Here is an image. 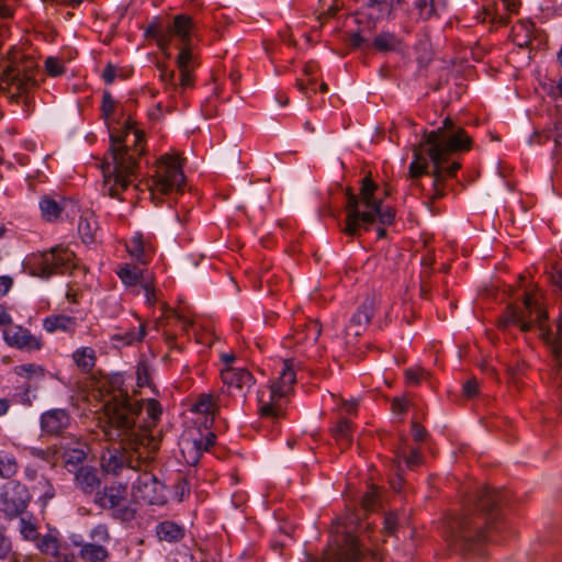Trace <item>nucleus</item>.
Listing matches in <instances>:
<instances>
[{
  "mask_svg": "<svg viewBox=\"0 0 562 562\" xmlns=\"http://www.w3.org/2000/svg\"><path fill=\"white\" fill-rule=\"evenodd\" d=\"M101 110L106 121L114 114L115 100L109 91L103 92Z\"/></svg>",
  "mask_w": 562,
  "mask_h": 562,
  "instance_id": "09e8293b",
  "label": "nucleus"
},
{
  "mask_svg": "<svg viewBox=\"0 0 562 562\" xmlns=\"http://www.w3.org/2000/svg\"><path fill=\"white\" fill-rule=\"evenodd\" d=\"M463 394L471 398V397H474L475 395H477L479 393V382L476 380H468L464 384H463Z\"/></svg>",
  "mask_w": 562,
  "mask_h": 562,
  "instance_id": "4d7b16f0",
  "label": "nucleus"
},
{
  "mask_svg": "<svg viewBox=\"0 0 562 562\" xmlns=\"http://www.w3.org/2000/svg\"><path fill=\"white\" fill-rule=\"evenodd\" d=\"M146 336V326L139 323L138 327L125 330L123 333H116L111 336V341L115 347H126L139 344Z\"/></svg>",
  "mask_w": 562,
  "mask_h": 562,
  "instance_id": "cd10ccee",
  "label": "nucleus"
},
{
  "mask_svg": "<svg viewBox=\"0 0 562 562\" xmlns=\"http://www.w3.org/2000/svg\"><path fill=\"white\" fill-rule=\"evenodd\" d=\"M12 553V542L4 528H0V559L4 560Z\"/></svg>",
  "mask_w": 562,
  "mask_h": 562,
  "instance_id": "603ef678",
  "label": "nucleus"
},
{
  "mask_svg": "<svg viewBox=\"0 0 562 562\" xmlns=\"http://www.w3.org/2000/svg\"><path fill=\"white\" fill-rule=\"evenodd\" d=\"M93 502L99 508L110 512L111 517L121 522L132 521L137 514V508L127 497V485L121 482H113L97 491Z\"/></svg>",
  "mask_w": 562,
  "mask_h": 562,
  "instance_id": "f8f14e48",
  "label": "nucleus"
},
{
  "mask_svg": "<svg viewBox=\"0 0 562 562\" xmlns=\"http://www.w3.org/2000/svg\"><path fill=\"white\" fill-rule=\"evenodd\" d=\"M128 255L140 265H147L156 252V247L149 237L136 232L126 244Z\"/></svg>",
  "mask_w": 562,
  "mask_h": 562,
  "instance_id": "412c9836",
  "label": "nucleus"
},
{
  "mask_svg": "<svg viewBox=\"0 0 562 562\" xmlns=\"http://www.w3.org/2000/svg\"><path fill=\"white\" fill-rule=\"evenodd\" d=\"M29 492L26 487L20 483L3 493L2 512L9 517H21L29 504Z\"/></svg>",
  "mask_w": 562,
  "mask_h": 562,
  "instance_id": "aec40b11",
  "label": "nucleus"
},
{
  "mask_svg": "<svg viewBox=\"0 0 562 562\" xmlns=\"http://www.w3.org/2000/svg\"><path fill=\"white\" fill-rule=\"evenodd\" d=\"M117 277L123 282L124 285L130 288H135L137 285L143 284V280L146 278H150L151 274L144 269H140L136 266L124 265L116 271Z\"/></svg>",
  "mask_w": 562,
  "mask_h": 562,
  "instance_id": "bb28decb",
  "label": "nucleus"
},
{
  "mask_svg": "<svg viewBox=\"0 0 562 562\" xmlns=\"http://www.w3.org/2000/svg\"><path fill=\"white\" fill-rule=\"evenodd\" d=\"M14 372L19 376H23L26 379L42 380L45 376V369L42 366L35 363L15 366Z\"/></svg>",
  "mask_w": 562,
  "mask_h": 562,
  "instance_id": "a19ab883",
  "label": "nucleus"
},
{
  "mask_svg": "<svg viewBox=\"0 0 562 562\" xmlns=\"http://www.w3.org/2000/svg\"><path fill=\"white\" fill-rule=\"evenodd\" d=\"M135 499L149 505H164L167 502L165 485L150 472L138 474L132 484Z\"/></svg>",
  "mask_w": 562,
  "mask_h": 562,
  "instance_id": "2eb2a0df",
  "label": "nucleus"
},
{
  "mask_svg": "<svg viewBox=\"0 0 562 562\" xmlns=\"http://www.w3.org/2000/svg\"><path fill=\"white\" fill-rule=\"evenodd\" d=\"M448 0H416L414 8L420 20L439 19L447 10Z\"/></svg>",
  "mask_w": 562,
  "mask_h": 562,
  "instance_id": "a878e982",
  "label": "nucleus"
},
{
  "mask_svg": "<svg viewBox=\"0 0 562 562\" xmlns=\"http://www.w3.org/2000/svg\"><path fill=\"white\" fill-rule=\"evenodd\" d=\"M184 173L180 158L175 154H166L156 164L155 173L149 186L150 198L156 205L161 203V196L182 190Z\"/></svg>",
  "mask_w": 562,
  "mask_h": 562,
  "instance_id": "9b49d317",
  "label": "nucleus"
},
{
  "mask_svg": "<svg viewBox=\"0 0 562 562\" xmlns=\"http://www.w3.org/2000/svg\"><path fill=\"white\" fill-rule=\"evenodd\" d=\"M420 453L417 449L411 450V452L405 457V463L408 468H414L420 462Z\"/></svg>",
  "mask_w": 562,
  "mask_h": 562,
  "instance_id": "680f3d73",
  "label": "nucleus"
},
{
  "mask_svg": "<svg viewBox=\"0 0 562 562\" xmlns=\"http://www.w3.org/2000/svg\"><path fill=\"white\" fill-rule=\"evenodd\" d=\"M3 340L19 350L37 351L42 348L41 338L20 325H9L2 331Z\"/></svg>",
  "mask_w": 562,
  "mask_h": 562,
  "instance_id": "6ab92c4d",
  "label": "nucleus"
},
{
  "mask_svg": "<svg viewBox=\"0 0 562 562\" xmlns=\"http://www.w3.org/2000/svg\"><path fill=\"white\" fill-rule=\"evenodd\" d=\"M140 289L143 290V293L145 295L146 303L150 306L155 305V303L157 302V296L153 276L150 278H146L145 280H143Z\"/></svg>",
  "mask_w": 562,
  "mask_h": 562,
  "instance_id": "49530a36",
  "label": "nucleus"
},
{
  "mask_svg": "<svg viewBox=\"0 0 562 562\" xmlns=\"http://www.w3.org/2000/svg\"><path fill=\"white\" fill-rule=\"evenodd\" d=\"M548 315L532 294L525 293L521 307H509L505 325H516L521 331L532 327L539 329V336L550 347L555 361V379L562 385V314L557 321V330L547 325Z\"/></svg>",
  "mask_w": 562,
  "mask_h": 562,
  "instance_id": "0eeeda50",
  "label": "nucleus"
},
{
  "mask_svg": "<svg viewBox=\"0 0 562 562\" xmlns=\"http://www.w3.org/2000/svg\"><path fill=\"white\" fill-rule=\"evenodd\" d=\"M146 412L147 415L153 419L157 420L161 415V406L156 400H148L146 402Z\"/></svg>",
  "mask_w": 562,
  "mask_h": 562,
  "instance_id": "5fc2aeb1",
  "label": "nucleus"
},
{
  "mask_svg": "<svg viewBox=\"0 0 562 562\" xmlns=\"http://www.w3.org/2000/svg\"><path fill=\"white\" fill-rule=\"evenodd\" d=\"M45 69L52 77L60 76L65 71L63 63L56 57H48L45 60Z\"/></svg>",
  "mask_w": 562,
  "mask_h": 562,
  "instance_id": "3c124183",
  "label": "nucleus"
},
{
  "mask_svg": "<svg viewBox=\"0 0 562 562\" xmlns=\"http://www.w3.org/2000/svg\"><path fill=\"white\" fill-rule=\"evenodd\" d=\"M159 79L166 88L177 89L175 70L169 69L165 64L158 65Z\"/></svg>",
  "mask_w": 562,
  "mask_h": 562,
  "instance_id": "a18cd8bd",
  "label": "nucleus"
},
{
  "mask_svg": "<svg viewBox=\"0 0 562 562\" xmlns=\"http://www.w3.org/2000/svg\"><path fill=\"white\" fill-rule=\"evenodd\" d=\"M116 76V68L112 64H108L102 70V79L106 85H111L114 82Z\"/></svg>",
  "mask_w": 562,
  "mask_h": 562,
  "instance_id": "bf43d9fd",
  "label": "nucleus"
},
{
  "mask_svg": "<svg viewBox=\"0 0 562 562\" xmlns=\"http://www.w3.org/2000/svg\"><path fill=\"white\" fill-rule=\"evenodd\" d=\"M322 333L321 324L315 319H308L295 329L294 338L299 344H315Z\"/></svg>",
  "mask_w": 562,
  "mask_h": 562,
  "instance_id": "c756f323",
  "label": "nucleus"
},
{
  "mask_svg": "<svg viewBox=\"0 0 562 562\" xmlns=\"http://www.w3.org/2000/svg\"><path fill=\"white\" fill-rule=\"evenodd\" d=\"M412 435L416 441H424L427 436V430L418 423H413Z\"/></svg>",
  "mask_w": 562,
  "mask_h": 562,
  "instance_id": "052dcab7",
  "label": "nucleus"
},
{
  "mask_svg": "<svg viewBox=\"0 0 562 562\" xmlns=\"http://www.w3.org/2000/svg\"><path fill=\"white\" fill-rule=\"evenodd\" d=\"M378 502V493L375 491L368 492L363 495L361 504L363 508L370 510L373 509Z\"/></svg>",
  "mask_w": 562,
  "mask_h": 562,
  "instance_id": "13d9d810",
  "label": "nucleus"
},
{
  "mask_svg": "<svg viewBox=\"0 0 562 562\" xmlns=\"http://www.w3.org/2000/svg\"><path fill=\"white\" fill-rule=\"evenodd\" d=\"M111 146L102 164L104 194L123 201L122 193L136 180L138 160L144 153V135L126 120L120 134L110 133Z\"/></svg>",
  "mask_w": 562,
  "mask_h": 562,
  "instance_id": "f03ea898",
  "label": "nucleus"
},
{
  "mask_svg": "<svg viewBox=\"0 0 562 562\" xmlns=\"http://www.w3.org/2000/svg\"><path fill=\"white\" fill-rule=\"evenodd\" d=\"M392 409L396 414H403L407 409V404L404 400L395 397L392 402Z\"/></svg>",
  "mask_w": 562,
  "mask_h": 562,
  "instance_id": "0e129e2a",
  "label": "nucleus"
},
{
  "mask_svg": "<svg viewBox=\"0 0 562 562\" xmlns=\"http://www.w3.org/2000/svg\"><path fill=\"white\" fill-rule=\"evenodd\" d=\"M79 555L86 562H105L110 553L101 543L85 542L80 547Z\"/></svg>",
  "mask_w": 562,
  "mask_h": 562,
  "instance_id": "2f4dec72",
  "label": "nucleus"
},
{
  "mask_svg": "<svg viewBox=\"0 0 562 562\" xmlns=\"http://www.w3.org/2000/svg\"><path fill=\"white\" fill-rule=\"evenodd\" d=\"M70 424L71 416L65 408H50L40 416V429L44 436L59 437L69 428Z\"/></svg>",
  "mask_w": 562,
  "mask_h": 562,
  "instance_id": "a211bd4d",
  "label": "nucleus"
},
{
  "mask_svg": "<svg viewBox=\"0 0 562 562\" xmlns=\"http://www.w3.org/2000/svg\"><path fill=\"white\" fill-rule=\"evenodd\" d=\"M402 46V40L393 32H380L372 41V47L378 52H395Z\"/></svg>",
  "mask_w": 562,
  "mask_h": 562,
  "instance_id": "473e14b6",
  "label": "nucleus"
},
{
  "mask_svg": "<svg viewBox=\"0 0 562 562\" xmlns=\"http://www.w3.org/2000/svg\"><path fill=\"white\" fill-rule=\"evenodd\" d=\"M27 452L32 458L45 461V462H52L55 457V450L53 449H43L37 447H29Z\"/></svg>",
  "mask_w": 562,
  "mask_h": 562,
  "instance_id": "de8ad7c7",
  "label": "nucleus"
},
{
  "mask_svg": "<svg viewBox=\"0 0 562 562\" xmlns=\"http://www.w3.org/2000/svg\"><path fill=\"white\" fill-rule=\"evenodd\" d=\"M40 210L42 217L46 222H57L61 218L63 213L66 214L67 217L74 216L78 211V204L76 201L59 196L58 199H55L49 195H44L40 200Z\"/></svg>",
  "mask_w": 562,
  "mask_h": 562,
  "instance_id": "dca6fc26",
  "label": "nucleus"
},
{
  "mask_svg": "<svg viewBox=\"0 0 562 562\" xmlns=\"http://www.w3.org/2000/svg\"><path fill=\"white\" fill-rule=\"evenodd\" d=\"M65 467L69 472H76L87 458V452L83 448H74L65 451Z\"/></svg>",
  "mask_w": 562,
  "mask_h": 562,
  "instance_id": "c9c22d12",
  "label": "nucleus"
},
{
  "mask_svg": "<svg viewBox=\"0 0 562 562\" xmlns=\"http://www.w3.org/2000/svg\"><path fill=\"white\" fill-rule=\"evenodd\" d=\"M31 392L32 386L29 383L15 386L13 393V401L21 405L30 407L32 406L33 401L35 398V395H32Z\"/></svg>",
  "mask_w": 562,
  "mask_h": 562,
  "instance_id": "79ce46f5",
  "label": "nucleus"
},
{
  "mask_svg": "<svg viewBox=\"0 0 562 562\" xmlns=\"http://www.w3.org/2000/svg\"><path fill=\"white\" fill-rule=\"evenodd\" d=\"M98 231V221L93 214L80 217L78 233L85 244L90 245L94 243L97 240Z\"/></svg>",
  "mask_w": 562,
  "mask_h": 562,
  "instance_id": "72a5a7b5",
  "label": "nucleus"
},
{
  "mask_svg": "<svg viewBox=\"0 0 562 562\" xmlns=\"http://www.w3.org/2000/svg\"><path fill=\"white\" fill-rule=\"evenodd\" d=\"M79 321L76 316L56 313L46 316L43 319V329L47 334H55L57 331L74 336L79 327Z\"/></svg>",
  "mask_w": 562,
  "mask_h": 562,
  "instance_id": "4be33fe9",
  "label": "nucleus"
},
{
  "mask_svg": "<svg viewBox=\"0 0 562 562\" xmlns=\"http://www.w3.org/2000/svg\"><path fill=\"white\" fill-rule=\"evenodd\" d=\"M72 361L83 373H90L97 363V353L92 347L82 346L71 355Z\"/></svg>",
  "mask_w": 562,
  "mask_h": 562,
  "instance_id": "c85d7f7f",
  "label": "nucleus"
},
{
  "mask_svg": "<svg viewBox=\"0 0 562 562\" xmlns=\"http://www.w3.org/2000/svg\"><path fill=\"white\" fill-rule=\"evenodd\" d=\"M551 282L562 291V263H555L550 272Z\"/></svg>",
  "mask_w": 562,
  "mask_h": 562,
  "instance_id": "6e6d98bb",
  "label": "nucleus"
},
{
  "mask_svg": "<svg viewBox=\"0 0 562 562\" xmlns=\"http://www.w3.org/2000/svg\"><path fill=\"white\" fill-rule=\"evenodd\" d=\"M376 189L378 186L369 177H364L358 194L347 191V216L344 227L347 236L358 235L361 227L369 229L376 220L384 226L394 223L395 209L384 205L382 199L375 198Z\"/></svg>",
  "mask_w": 562,
  "mask_h": 562,
  "instance_id": "423d86ee",
  "label": "nucleus"
},
{
  "mask_svg": "<svg viewBox=\"0 0 562 562\" xmlns=\"http://www.w3.org/2000/svg\"><path fill=\"white\" fill-rule=\"evenodd\" d=\"M109 439H119L125 449L133 453L125 457L121 451L113 449L101 458L104 472L117 475L124 468L138 471L143 463L151 460V453L157 450L156 439L146 430L136 427L135 418L126 412H116L111 419V427L106 431Z\"/></svg>",
  "mask_w": 562,
  "mask_h": 562,
  "instance_id": "20e7f679",
  "label": "nucleus"
},
{
  "mask_svg": "<svg viewBox=\"0 0 562 562\" xmlns=\"http://www.w3.org/2000/svg\"><path fill=\"white\" fill-rule=\"evenodd\" d=\"M362 9H367L371 19H379L389 10L387 0H357Z\"/></svg>",
  "mask_w": 562,
  "mask_h": 562,
  "instance_id": "ea45409f",
  "label": "nucleus"
},
{
  "mask_svg": "<svg viewBox=\"0 0 562 562\" xmlns=\"http://www.w3.org/2000/svg\"><path fill=\"white\" fill-rule=\"evenodd\" d=\"M36 487L41 490V498H43L44 503H47L55 497V488L48 479L42 477V480L37 482Z\"/></svg>",
  "mask_w": 562,
  "mask_h": 562,
  "instance_id": "8fccbe9b",
  "label": "nucleus"
},
{
  "mask_svg": "<svg viewBox=\"0 0 562 562\" xmlns=\"http://www.w3.org/2000/svg\"><path fill=\"white\" fill-rule=\"evenodd\" d=\"M295 380L296 375L291 360H284L278 380L258 391L260 417L279 419L283 416L286 406V394Z\"/></svg>",
  "mask_w": 562,
  "mask_h": 562,
  "instance_id": "1a4fd4ad",
  "label": "nucleus"
},
{
  "mask_svg": "<svg viewBox=\"0 0 562 562\" xmlns=\"http://www.w3.org/2000/svg\"><path fill=\"white\" fill-rule=\"evenodd\" d=\"M504 501V491L482 487L474 504L469 505L453 524L456 544L470 552L494 541L493 533L504 527L499 509Z\"/></svg>",
  "mask_w": 562,
  "mask_h": 562,
  "instance_id": "7ed1b4c3",
  "label": "nucleus"
},
{
  "mask_svg": "<svg viewBox=\"0 0 562 562\" xmlns=\"http://www.w3.org/2000/svg\"><path fill=\"white\" fill-rule=\"evenodd\" d=\"M470 147L471 139L464 130L446 117L441 126L426 133L419 146L413 149L408 177L416 181L422 176H431L429 196L432 202L439 200L446 194V181L461 168L459 161L450 162V156L460 150H469Z\"/></svg>",
  "mask_w": 562,
  "mask_h": 562,
  "instance_id": "f257e3e1",
  "label": "nucleus"
},
{
  "mask_svg": "<svg viewBox=\"0 0 562 562\" xmlns=\"http://www.w3.org/2000/svg\"><path fill=\"white\" fill-rule=\"evenodd\" d=\"M374 311V301L371 297H366L361 305L357 308L346 327L347 336L358 337L366 329L370 323Z\"/></svg>",
  "mask_w": 562,
  "mask_h": 562,
  "instance_id": "5701e85b",
  "label": "nucleus"
},
{
  "mask_svg": "<svg viewBox=\"0 0 562 562\" xmlns=\"http://www.w3.org/2000/svg\"><path fill=\"white\" fill-rule=\"evenodd\" d=\"M58 530L49 529L47 533L38 536L35 540L36 549L53 558V562H75V554L65 546H61L58 539Z\"/></svg>",
  "mask_w": 562,
  "mask_h": 562,
  "instance_id": "f3484780",
  "label": "nucleus"
},
{
  "mask_svg": "<svg viewBox=\"0 0 562 562\" xmlns=\"http://www.w3.org/2000/svg\"><path fill=\"white\" fill-rule=\"evenodd\" d=\"M19 471L15 456L9 451L0 450V479L9 480Z\"/></svg>",
  "mask_w": 562,
  "mask_h": 562,
  "instance_id": "f704fd0d",
  "label": "nucleus"
},
{
  "mask_svg": "<svg viewBox=\"0 0 562 562\" xmlns=\"http://www.w3.org/2000/svg\"><path fill=\"white\" fill-rule=\"evenodd\" d=\"M191 411L198 414H213V398L209 394H201L192 404Z\"/></svg>",
  "mask_w": 562,
  "mask_h": 562,
  "instance_id": "c03bdc74",
  "label": "nucleus"
},
{
  "mask_svg": "<svg viewBox=\"0 0 562 562\" xmlns=\"http://www.w3.org/2000/svg\"><path fill=\"white\" fill-rule=\"evenodd\" d=\"M337 525V528L345 527L341 542L325 550L323 562H379V555L364 550L358 539L348 530L345 521L338 519Z\"/></svg>",
  "mask_w": 562,
  "mask_h": 562,
  "instance_id": "ddd939ff",
  "label": "nucleus"
},
{
  "mask_svg": "<svg viewBox=\"0 0 562 562\" xmlns=\"http://www.w3.org/2000/svg\"><path fill=\"white\" fill-rule=\"evenodd\" d=\"M199 26L188 14H177L171 23L161 24L158 21L149 23L145 30V36L156 41L159 49L167 56H170V45L172 40L177 41L180 52L176 58L177 67L180 71V86L182 89L193 86V70L195 67L194 55L192 52V41L198 36Z\"/></svg>",
  "mask_w": 562,
  "mask_h": 562,
  "instance_id": "39448f33",
  "label": "nucleus"
},
{
  "mask_svg": "<svg viewBox=\"0 0 562 562\" xmlns=\"http://www.w3.org/2000/svg\"><path fill=\"white\" fill-rule=\"evenodd\" d=\"M366 43L364 37L360 33H352L349 37V44L353 48H360Z\"/></svg>",
  "mask_w": 562,
  "mask_h": 562,
  "instance_id": "338daca9",
  "label": "nucleus"
},
{
  "mask_svg": "<svg viewBox=\"0 0 562 562\" xmlns=\"http://www.w3.org/2000/svg\"><path fill=\"white\" fill-rule=\"evenodd\" d=\"M16 54L10 53L8 59L0 61V89L14 101L37 86L35 76L38 71L35 60L27 58L16 61Z\"/></svg>",
  "mask_w": 562,
  "mask_h": 562,
  "instance_id": "6e6552de",
  "label": "nucleus"
},
{
  "mask_svg": "<svg viewBox=\"0 0 562 562\" xmlns=\"http://www.w3.org/2000/svg\"><path fill=\"white\" fill-rule=\"evenodd\" d=\"M75 483L83 494L90 495L99 491L101 480L93 467H80L75 472Z\"/></svg>",
  "mask_w": 562,
  "mask_h": 562,
  "instance_id": "393cba45",
  "label": "nucleus"
},
{
  "mask_svg": "<svg viewBox=\"0 0 562 562\" xmlns=\"http://www.w3.org/2000/svg\"><path fill=\"white\" fill-rule=\"evenodd\" d=\"M156 536L160 541L178 542L184 537V528L177 522L165 520L156 526Z\"/></svg>",
  "mask_w": 562,
  "mask_h": 562,
  "instance_id": "7c9ffc66",
  "label": "nucleus"
},
{
  "mask_svg": "<svg viewBox=\"0 0 562 562\" xmlns=\"http://www.w3.org/2000/svg\"><path fill=\"white\" fill-rule=\"evenodd\" d=\"M136 384L138 387H148L155 393V385L151 381V369L145 360L136 364Z\"/></svg>",
  "mask_w": 562,
  "mask_h": 562,
  "instance_id": "58836bf2",
  "label": "nucleus"
},
{
  "mask_svg": "<svg viewBox=\"0 0 562 562\" xmlns=\"http://www.w3.org/2000/svg\"><path fill=\"white\" fill-rule=\"evenodd\" d=\"M333 436L344 448L348 447L352 440L351 423L348 419H340L331 429Z\"/></svg>",
  "mask_w": 562,
  "mask_h": 562,
  "instance_id": "4c0bfd02",
  "label": "nucleus"
},
{
  "mask_svg": "<svg viewBox=\"0 0 562 562\" xmlns=\"http://www.w3.org/2000/svg\"><path fill=\"white\" fill-rule=\"evenodd\" d=\"M75 266V254L61 246L32 252L23 261V268L27 273L45 280L55 274L67 273Z\"/></svg>",
  "mask_w": 562,
  "mask_h": 562,
  "instance_id": "9d476101",
  "label": "nucleus"
},
{
  "mask_svg": "<svg viewBox=\"0 0 562 562\" xmlns=\"http://www.w3.org/2000/svg\"><path fill=\"white\" fill-rule=\"evenodd\" d=\"M503 4L509 13H517L520 7L519 0H503Z\"/></svg>",
  "mask_w": 562,
  "mask_h": 562,
  "instance_id": "774afa93",
  "label": "nucleus"
},
{
  "mask_svg": "<svg viewBox=\"0 0 562 562\" xmlns=\"http://www.w3.org/2000/svg\"><path fill=\"white\" fill-rule=\"evenodd\" d=\"M397 529V516L394 513H387L384 516L383 531L387 536H393Z\"/></svg>",
  "mask_w": 562,
  "mask_h": 562,
  "instance_id": "864d4df0",
  "label": "nucleus"
},
{
  "mask_svg": "<svg viewBox=\"0 0 562 562\" xmlns=\"http://www.w3.org/2000/svg\"><path fill=\"white\" fill-rule=\"evenodd\" d=\"M216 436L212 431L202 434L199 430L187 431L179 441L180 452L188 465H195L203 452L209 451L215 445Z\"/></svg>",
  "mask_w": 562,
  "mask_h": 562,
  "instance_id": "4468645a",
  "label": "nucleus"
},
{
  "mask_svg": "<svg viewBox=\"0 0 562 562\" xmlns=\"http://www.w3.org/2000/svg\"><path fill=\"white\" fill-rule=\"evenodd\" d=\"M310 85H311V86H312V85H314V80H313V79H311V80L308 81V85H306L302 79H297V80H296V83H295L296 88H297V89H299L303 94H306V95H308L311 92L315 93V90H314L313 88H310V87H308Z\"/></svg>",
  "mask_w": 562,
  "mask_h": 562,
  "instance_id": "69168bd1",
  "label": "nucleus"
},
{
  "mask_svg": "<svg viewBox=\"0 0 562 562\" xmlns=\"http://www.w3.org/2000/svg\"><path fill=\"white\" fill-rule=\"evenodd\" d=\"M19 531L21 537L26 541L35 542L38 538V528L33 516H21L19 520Z\"/></svg>",
  "mask_w": 562,
  "mask_h": 562,
  "instance_id": "e433bc0d",
  "label": "nucleus"
},
{
  "mask_svg": "<svg viewBox=\"0 0 562 562\" xmlns=\"http://www.w3.org/2000/svg\"><path fill=\"white\" fill-rule=\"evenodd\" d=\"M13 285V280L9 276H0V296L5 295Z\"/></svg>",
  "mask_w": 562,
  "mask_h": 562,
  "instance_id": "e2e57ef3",
  "label": "nucleus"
},
{
  "mask_svg": "<svg viewBox=\"0 0 562 562\" xmlns=\"http://www.w3.org/2000/svg\"><path fill=\"white\" fill-rule=\"evenodd\" d=\"M89 538L92 543L102 544L106 547V544L111 541V536L109 532V528L105 524H99L91 528L89 531Z\"/></svg>",
  "mask_w": 562,
  "mask_h": 562,
  "instance_id": "37998d69",
  "label": "nucleus"
},
{
  "mask_svg": "<svg viewBox=\"0 0 562 562\" xmlns=\"http://www.w3.org/2000/svg\"><path fill=\"white\" fill-rule=\"evenodd\" d=\"M222 381L229 390L235 389L240 393L248 391L255 380L252 374L245 368L225 367L221 371Z\"/></svg>",
  "mask_w": 562,
  "mask_h": 562,
  "instance_id": "b1692460",
  "label": "nucleus"
}]
</instances>
